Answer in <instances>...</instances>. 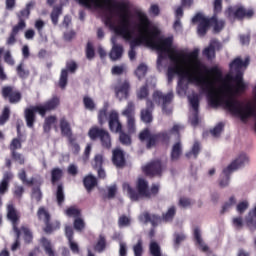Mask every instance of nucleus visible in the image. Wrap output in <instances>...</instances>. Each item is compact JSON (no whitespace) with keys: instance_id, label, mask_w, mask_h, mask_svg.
Returning <instances> with one entry per match:
<instances>
[{"instance_id":"f257e3e1","label":"nucleus","mask_w":256,"mask_h":256,"mask_svg":"<svg viewBox=\"0 0 256 256\" xmlns=\"http://www.w3.org/2000/svg\"><path fill=\"white\" fill-rule=\"evenodd\" d=\"M76 3L86 9H104L109 14L105 15V25L116 35L130 41L128 57L135 60L137 52L135 47L145 43L147 47L158 51L157 67H161L164 59H170L173 66L168 67V83L178 75L177 93L180 97L187 95L189 84L200 87L206 94L210 107H224L229 109L233 99V62L230 63V73L223 79V73L219 67L207 68L199 59V49L192 52L177 50L173 47V37L161 38L158 31L151 29L149 16L141 10L134 11V17L129 14L131 2L120 0L114 4L113 0H75Z\"/></svg>"},{"instance_id":"f03ea898","label":"nucleus","mask_w":256,"mask_h":256,"mask_svg":"<svg viewBox=\"0 0 256 256\" xmlns=\"http://www.w3.org/2000/svg\"><path fill=\"white\" fill-rule=\"evenodd\" d=\"M59 105H61V98H59L57 95H54L43 104L26 108L24 111V117L27 127H29V129H33L35 127V121H37L36 113H38L41 117H45L47 113L55 111Z\"/></svg>"},{"instance_id":"7ed1b4c3","label":"nucleus","mask_w":256,"mask_h":256,"mask_svg":"<svg viewBox=\"0 0 256 256\" xmlns=\"http://www.w3.org/2000/svg\"><path fill=\"white\" fill-rule=\"evenodd\" d=\"M138 192L135 189H132L129 183L123 184V191H125L131 201H139V199L146 197L151 198V192L149 191V184L145 181V179L139 178L136 185Z\"/></svg>"},{"instance_id":"20e7f679","label":"nucleus","mask_w":256,"mask_h":256,"mask_svg":"<svg viewBox=\"0 0 256 256\" xmlns=\"http://www.w3.org/2000/svg\"><path fill=\"white\" fill-rule=\"evenodd\" d=\"M152 99L154 103L161 105L162 113L164 115H171L173 113V107H171V102L173 101L172 91L163 94V92L156 90L152 95Z\"/></svg>"},{"instance_id":"39448f33","label":"nucleus","mask_w":256,"mask_h":256,"mask_svg":"<svg viewBox=\"0 0 256 256\" xmlns=\"http://www.w3.org/2000/svg\"><path fill=\"white\" fill-rule=\"evenodd\" d=\"M37 217L40 221L44 222L43 231L47 234L53 233V231H57V229H61V222L57 220L51 221V214L47 210L46 207L41 206L37 211Z\"/></svg>"},{"instance_id":"423d86ee","label":"nucleus","mask_w":256,"mask_h":256,"mask_svg":"<svg viewBox=\"0 0 256 256\" xmlns=\"http://www.w3.org/2000/svg\"><path fill=\"white\" fill-rule=\"evenodd\" d=\"M7 210V219L11 222L13 231L16 235V241L21 239V228L19 229V222L21 221V214L17 211L14 204H8L6 207Z\"/></svg>"},{"instance_id":"0eeeda50","label":"nucleus","mask_w":256,"mask_h":256,"mask_svg":"<svg viewBox=\"0 0 256 256\" xmlns=\"http://www.w3.org/2000/svg\"><path fill=\"white\" fill-rule=\"evenodd\" d=\"M88 137H90L92 141L100 139L102 147L105 149H111V135L107 130L99 127H92L88 131Z\"/></svg>"},{"instance_id":"6e6552de","label":"nucleus","mask_w":256,"mask_h":256,"mask_svg":"<svg viewBox=\"0 0 256 256\" xmlns=\"http://www.w3.org/2000/svg\"><path fill=\"white\" fill-rule=\"evenodd\" d=\"M140 141H145L148 140L147 142V148L151 149V147H154L155 143L157 141L162 140V141H167L169 139V134L167 132H163L160 134H151L149 129H145L142 131L139 135Z\"/></svg>"},{"instance_id":"1a4fd4ad","label":"nucleus","mask_w":256,"mask_h":256,"mask_svg":"<svg viewBox=\"0 0 256 256\" xmlns=\"http://www.w3.org/2000/svg\"><path fill=\"white\" fill-rule=\"evenodd\" d=\"M65 135L67 138V145L69 151L73 153L74 155H79V152L81 151V146L79 145V142H77V136L74 135L73 131H71V126L69 123H65Z\"/></svg>"},{"instance_id":"9d476101","label":"nucleus","mask_w":256,"mask_h":256,"mask_svg":"<svg viewBox=\"0 0 256 256\" xmlns=\"http://www.w3.org/2000/svg\"><path fill=\"white\" fill-rule=\"evenodd\" d=\"M2 97L7 99L12 105L19 103L23 99L21 92L13 86H4L2 88Z\"/></svg>"},{"instance_id":"9b49d317","label":"nucleus","mask_w":256,"mask_h":256,"mask_svg":"<svg viewBox=\"0 0 256 256\" xmlns=\"http://www.w3.org/2000/svg\"><path fill=\"white\" fill-rule=\"evenodd\" d=\"M188 99L193 109L192 116H190V122L191 125L195 127L199 125V94H192Z\"/></svg>"},{"instance_id":"f8f14e48","label":"nucleus","mask_w":256,"mask_h":256,"mask_svg":"<svg viewBox=\"0 0 256 256\" xmlns=\"http://www.w3.org/2000/svg\"><path fill=\"white\" fill-rule=\"evenodd\" d=\"M192 23H199L198 25V35L200 37L205 36L209 29V25H211V22L208 18L203 16V14L198 13L192 18Z\"/></svg>"},{"instance_id":"ddd939ff","label":"nucleus","mask_w":256,"mask_h":256,"mask_svg":"<svg viewBox=\"0 0 256 256\" xmlns=\"http://www.w3.org/2000/svg\"><path fill=\"white\" fill-rule=\"evenodd\" d=\"M13 172L7 171L3 174V178L0 182V207H3L2 196L9 191V183L13 181Z\"/></svg>"},{"instance_id":"4468645a","label":"nucleus","mask_w":256,"mask_h":256,"mask_svg":"<svg viewBox=\"0 0 256 256\" xmlns=\"http://www.w3.org/2000/svg\"><path fill=\"white\" fill-rule=\"evenodd\" d=\"M142 169L150 177L160 176L163 173V166H161V161L159 160L151 162Z\"/></svg>"},{"instance_id":"2eb2a0df","label":"nucleus","mask_w":256,"mask_h":256,"mask_svg":"<svg viewBox=\"0 0 256 256\" xmlns=\"http://www.w3.org/2000/svg\"><path fill=\"white\" fill-rule=\"evenodd\" d=\"M109 129L113 133H121L123 126L121 125V122L119 121V114L115 111H112L109 114Z\"/></svg>"},{"instance_id":"dca6fc26","label":"nucleus","mask_w":256,"mask_h":256,"mask_svg":"<svg viewBox=\"0 0 256 256\" xmlns=\"http://www.w3.org/2000/svg\"><path fill=\"white\" fill-rule=\"evenodd\" d=\"M111 43H112V49L109 53V57L111 61H119L121 57H123V46L117 44V37H112L111 38Z\"/></svg>"},{"instance_id":"f3484780","label":"nucleus","mask_w":256,"mask_h":256,"mask_svg":"<svg viewBox=\"0 0 256 256\" xmlns=\"http://www.w3.org/2000/svg\"><path fill=\"white\" fill-rule=\"evenodd\" d=\"M247 164H249V157L247 154L241 153L227 168L233 173V171H237V169H241Z\"/></svg>"},{"instance_id":"a211bd4d","label":"nucleus","mask_w":256,"mask_h":256,"mask_svg":"<svg viewBox=\"0 0 256 256\" xmlns=\"http://www.w3.org/2000/svg\"><path fill=\"white\" fill-rule=\"evenodd\" d=\"M153 109H155L153 101L147 99L146 108L141 110V119L144 123H151L153 121Z\"/></svg>"},{"instance_id":"6ab92c4d","label":"nucleus","mask_w":256,"mask_h":256,"mask_svg":"<svg viewBox=\"0 0 256 256\" xmlns=\"http://www.w3.org/2000/svg\"><path fill=\"white\" fill-rule=\"evenodd\" d=\"M129 82L124 81L122 84L115 87V93L117 99L119 101H125V99H129Z\"/></svg>"},{"instance_id":"aec40b11","label":"nucleus","mask_w":256,"mask_h":256,"mask_svg":"<svg viewBox=\"0 0 256 256\" xmlns=\"http://www.w3.org/2000/svg\"><path fill=\"white\" fill-rule=\"evenodd\" d=\"M162 219L163 218H161L155 214L151 215L148 212H145L139 216V221H141V223H151V225H153V227H157V225H159V223H161Z\"/></svg>"},{"instance_id":"412c9836","label":"nucleus","mask_w":256,"mask_h":256,"mask_svg":"<svg viewBox=\"0 0 256 256\" xmlns=\"http://www.w3.org/2000/svg\"><path fill=\"white\" fill-rule=\"evenodd\" d=\"M112 163L115 165V167H118V168L125 167V154L121 149L113 150Z\"/></svg>"},{"instance_id":"4be33fe9","label":"nucleus","mask_w":256,"mask_h":256,"mask_svg":"<svg viewBox=\"0 0 256 256\" xmlns=\"http://www.w3.org/2000/svg\"><path fill=\"white\" fill-rule=\"evenodd\" d=\"M34 5L35 2H29L28 4H26V7L16 14L18 21H23L24 23H26L27 19L31 17V8L34 7Z\"/></svg>"},{"instance_id":"5701e85b","label":"nucleus","mask_w":256,"mask_h":256,"mask_svg":"<svg viewBox=\"0 0 256 256\" xmlns=\"http://www.w3.org/2000/svg\"><path fill=\"white\" fill-rule=\"evenodd\" d=\"M245 222L250 231H256V206L248 212Z\"/></svg>"},{"instance_id":"b1692460","label":"nucleus","mask_w":256,"mask_h":256,"mask_svg":"<svg viewBox=\"0 0 256 256\" xmlns=\"http://www.w3.org/2000/svg\"><path fill=\"white\" fill-rule=\"evenodd\" d=\"M73 227L67 226L66 227V237L69 241V247L73 253H79V245L77 242L73 241Z\"/></svg>"},{"instance_id":"393cba45","label":"nucleus","mask_w":256,"mask_h":256,"mask_svg":"<svg viewBox=\"0 0 256 256\" xmlns=\"http://www.w3.org/2000/svg\"><path fill=\"white\" fill-rule=\"evenodd\" d=\"M40 243L47 256H57L55 249H53V244H51V241L49 239H47L46 237H42L40 239Z\"/></svg>"},{"instance_id":"a878e982","label":"nucleus","mask_w":256,"mask_h":256,"mask_svg":"<svg viewBox=\"0 0 256 256\" xmlns=\"http://www.w3.org/2000/svg\"><path fill=\"white\" fill-rule=\"evenodd\" d=\"M219 41L217 40H212L210 42V45L204 49L203 51V55L205 57H207V59H214L215 57V49H217V47H219Z\"/></svg>"},{"instance_id":"bb28decb","label":"nucleus","mask_w":256,"mask_h":256,"mask_svg":"<svg viewBox=\"0 0 256 256\" xmlns=\"http://www.w3.org/2000/svg\"><path fill=\"white\" fill-rule=\"evenodd\" d=\"M63 5H64L63 2H61L59 6L53 7V10L50 14L53 25H57L59 23V17L63 13Z\"/></svg>"},{"instance_id":"cd10ccee","label":"nucleus","mask_w":256,"mask_h":256,"mask_svg":"<svg viewBox=\"0 0 256 256\" xmlns=\"http://www.w3.org/2000/svg\"><path fill=\"white\" fill-rule=\"evenodd\" d=\"M181 153H183V146L181 145V141H178L172 146L171 160L178 161L181 157Z\"/></svg>"},{"instance_id":"c85d7f7f","label":"nucleus","mask_w":256,"mask_h":256,"mask_svg":"<svg viewBox=\"0 0 256 256\" xmlns=\"http://www.w3.org/2000/svg\"><path fill=\"white\" fill-rule=\"evenodd\" d=\"M194 237L196 240L197 245H199L200 249L204 252L207 253L209 251V246L203 242V238H201V230L199 228H196L194 230Z\"/></svg>"},{"instance_id":"c756f323","label":"nucleus","mask_w":256,"mask_h":256,"mask_svg":"<svg viewBox=\"0 0 256 256\" xmlns=\"http://www.w3.org/2000/svg\"><path fill=\"white\" fill-rule=\"evenodd\" d=\"M63 177V170L61 168H53L51 170V183L52 185H57L61 178Z\"/></svg>"},{"instance_id":"7c9ffc66","label":"nucleus","mask_w":256,"mask_h":256,"mask_svg":"<svg viewBox=\"0 0 256 256\" xmlns=\"http://www.w3.org/2000/svg\"><path fill=\"white\" fill-rule=\"evenodd\" d=\"M209 20H210V25H212L214 27L215 33H219V31H222L223 27H225V21L218 20L216 15H214Z\"/></svg>"},{"instance_id":"2f4dec72","label":"nucleus","mask_w":256,"mask_h":256,"mask_svg":"<svg viewBox=\"0 0 256 256\" xmlns=\"http://www.w3.org/2000/svg\"><path fill=\"white\" fill-rule=\"evenodd\" d=\"M233 173L228 167L224 168L220 176V187H227L229 185V175Z\"/></svg>"},{"instance_id":"473e14b6","label":"nucleus","mask_w":256,"mask_h":256,"mask_svg":"<svg viewBox=\"0 0 256 256\" xmlns=\"http://www.w3.org/2000/svg\"><path fill=\"white\" fill-rule=\"evenodd\" d=\"M83 183L87 191H91L97 185V178L93 175H88L84 178Z\"/></svg>"},{"instance_id":"72a5a7b5","label":"nucleus","mask_w":256,"mask_h":256,"mask_svg":"<svg viewBox=\"0 0 256 256\" xmlns=\"http://www.w3.org/2000/svg\"><path fill=\"white\" fill-rule=\"evenodd\" d=\"M21 231L23 233V239L26 245H31L33 243V232L28 227L22 226Z\"/></svg>"},{"instance_id":"f704fd0d","label":"nucleus","mask_w":256,"mask_h":256,"mask_svg":"<svg viewBox=\"0 0 256 256\" xmlns=\"http://www.w3.org/2000/svg\"><path fill=\"white\" fill-rule=\"evenodd\" d=\"M177 213V208L175 206H171L168 208V210L162 215V220L165 221V223H169V221H173L175 215Z\"/></svg>"},{"instance_id":"c9c22d12","label":"nucleus","mask_w":256,"mask_h":256,"mask_svg":"<svg viewBox=\"0 0 256 256\" xmlns=\"http://www.w3.org/2000/svg\"><path fill=\"white\" fill-rule=\"evenodd\" d=\"M18 178L24 185H27L28 187H31V185H35V178H31L30 180H27V172L25 169H22L18 173Z\"/></svg>"},{"instance_id":"e433bc0d","label":"nucleus","mask_w":256,"mask_h":256,"mask_svg":"<svg viewBox=\"0 0 256 256\" xmlns=\"http://www.w3.org/2000/svg\"><path fill=\"white\" fill-rule=\"evenodd\" d=\"M55 123H57V117L55 116L46 117L43 124L44 133H49V131H51V126L55 125Z\"/></svg>"},{"instance_id":"4c0bfd02","label":"nucleus","mask_w":256,"mask_h":256,"mask_svg":"<svg viewBox=\"0 0 256 256\" xmlns=\"http://www.w3.org/2000/svg\"><path fill=\"white\" fill-rule=\"evenodd\" d=\"M122 115L127 118L135 117V103L129 101L126 108L122 111Z\"/></svg>"},{"instance_id":"58836bf2","label":"nucleus","mask_w":256,"mask_h":256,"mask_svg":"<svg viewBox=\"0 0 256 256\" xmlns=\"http://www.w3.org/2000/svg\"><path fill=\"white\" fill-rule=\"evenodd\" d=\"M200 151H201V144L198 141H196L194 142L191 151L186 153V157L188 159H191V157H193L194 159H197V155H199Z\"/></svg>"},{"instance_id":"ea45409f","label":"nucleus","mask_w":256,"mask_h":256,"mask_svg":"<svg viewBox=\"0 0 256 256\" xmlns=\"http://www.w3.org/2000/svg\"><path fill=\"white\" fill-rule=\"evenodd\" d=\"M234 17H236L237 19H243V17H253V10L246 11L245 8L239 7L234 12Z\"/></svg>"},{"instance_id":"a19ab883","label":"nucleus","mask_w":256,"mask_h":256,"mask_svg":"<svg viewBox=\"0 0 256 256\" xmlns=\"http://www.w3.org/2000/svg\"><path fill=\"white\" fill-rule=\"evenodd\" d=\"M105 247H107V240H105V236L100 235L94 250L97 251V253H103V251H105Z\"/></svg>"},{"instance_id":"79ce46f5","label":"nucleus","mask_w":256,"mask_h":256,"mask_svg":"<svg viewBox=\"0 0 256 256\" xmlns=\"http://www.w3.org/2000/svg\"><path fill=\"white\" fill-rule=\"evenodd\" d=\"M232 226L236 231H241L243 227H245V222L243 221V217L241 216H235L232 218Z\"/></svg>"},{"instance_id":"37998d69","label":"nucleus","mask_w":256,"mask_h":256,"mask_svg":"<svg viewBox=\"0 0 256 256\" xmlns=\"http://www.w3.org/2000/svg\"><path fill=\"white\" fill-rule=\"evenodd\" d=\"M66 215L68 217H73L74 219H77L81 217V209L77 208L76 206H71L67 208Z\"/></svg>"},{"instance_id":"c03bdc74","label":"nucleus","mask_w":256,"mask_h":256,"mask_svg":"<svg viewBox=\"0 0 256 256\" xmlns=\"http://www.w3.org/2000/svg\"><path fill=\"white\" fill-rule=\"evenodd\" d=\"M22 147L21 140L19 138H13L9 145L10 153H15L17 149H21Z\"/></svg>"},{"instance_id":"a18cd8bd","label":"nucleus","mask_w":256,"mask_h":256,"mask_svg":"<svg viewBox=\"0 0 256 256\" xmlns=\"http://www.w3.org/2000/svg\"><path fill=\"white\" fill-rule=\"evenodd\" d=\"M56 201L58 205H63V202L65 201V194L63 193V184H60L57 187Z\"/></svg>"},{"instance_id":"49530a36","label":"nucleus","mask_w":256,"mask_h":256,"mask_svg":"<svg viewBox=\"0 0 256 256\" xmlns=\"http://www.w3.org/2000/svg\"><path fill=\"white\" fill-rule=\"evenodd\" d=\"M236 203L237 200L234 198V196L230 197L229 200L222 206L221 213H227V211L231 210Z\"/></svg>"},{"instance_id":"de8ad7c7","label":"nucleus","mask_w":256,"mask_h":256,"mask_svg":"<svg viewBox=\"0 0 256 256\" xmlns=\"http://www.w3.org/2000/svg\"><path fill=\"white\" fill-rule=\"evenodd\" d=\"M73 227L76 231H83L85 229V220L81 216L74 219Z\"/></svg>"},{"instance_id":"09e8293b","label":"nucleus","mask_w":256,"mask_h":256,"mask_svg":"<svg viewBox=\"0 0 256 256\" xmlns=\"http://www.w3.org/2000/svg\"><path fill=\"white\" fill-rule=\"evenodd\" d=\"M248 209H249V201L247 200L239 202L236 206V211L240 215H243V213H245V211H247Z\"/></svg>"},{"instance_id":"8fccbe9b","label":"nucleus","mask_w":256,"mask_h":256,"mask_svg":"<svg viewBox=\"0 0 256 256\" xmlns=\"http://www.w3.org/2000/svg\"><path fill=\"white\" fill-rule=\"evenodd\" d=\"M9 117H11V110L9 107H5L0 116V125H5V123L9 121Z\"/></svg>"},{"instance_id":"3c124183","label":"nucleus","mask_w":256,"mask_h":256,"mask_svg":"<svg viewBox=\"0 0 256 256\" xmlns=\"http://www.w3.org/2000/svg\"><path fill=\"white\" fill-rule=\"evenodd\" d=\"M11 157L13 161L18 163L19 165H25V157L23 156V154L19 152H11Z\"/></svg>"},{"instance_id":"603ef678","label":"nucleus","mask_w":256,"mask_h":256,"mask_svg":"<svg viewBox=\"0 0 256 256\" xmlns=\"http://www.w3.org/2000/svg\"><path fill=\"white\" fill-rule=\"evenodd\" d=\"M83 103H84L85 109H88V111L95 110V102L93 101V98L86 96L83 99Z\"/></svg>"},{"instance_id":"864d4df0","label":"nucleus","mask_w":256,"mask_h":256,"mask_svg":"<svg viewBox=\"0 0 256 256\" xmlns=\"http://www.w3.org/2000/svg\"><path fill=\"white\" fill-rule=\"evenodd\" d=\"M185 239H187L185 234H183V233H175L174 234V247H176V249H178L179 245H181V243H183V241H185Z\"/></svg>"},{"instance_id":"5fc2aeb1","label":"nucleus","mask_w":256,"mask_h":256,"mask_svg":"<svg viewBox=\"0 0 256 256\" xmlns=\"http://www.w3.org/2000/svg\"><path fill=\"white\" fill-rule=\"evenodd\" d=\"M133 252L135 256L143 255V240L139 239L137 244L133 246Z\"/></svg>"},{"instance_id":"6e6d98bb","label":"nucleus","mask_w":256,"mask_h":256,"mask_svg":"<svg viewBox=\"0 0 256 256\" xmlns=\"http://www.w3.org/2000/svg\"><path fill=\"white\" fill-rule=\"evenodd\" d=\"M17 75L20 77V79H27V77H29V71L23 69V63H20L17 68Z\"/></svg>"},{"instance_id":"4d7b16f0","label":"nucleus","mask_w":256,"mask_h":256,"mask_svg":"<svg viewBox=\"0 0 256 256\" xmlns=\"http://www.w3.org/2000/svg\"><path fill=\"white\" fill-rule=\"evenodd\" d=\"M145 75H147V65L140 64L136 69V76L138 77V79H143Z\"/></svg>"},{"instance_id":"13d9d810","label":"nucleus","mask_w":256,"mask_h":256,"mask_svg":"<svg viewBox=\"0 0 256 256\" xmlns=\"http://www.w3.org/2000/svg\"><path fill=\"white\" fill-rule=\"evenodd\" d=\"M149 97V89L147 86H142L138 91H137V98L138 99H147Z\"/></svg>"},{"instance_id":"bf43d9fd","label":"nucleus","mask_w":256,"mask_h":256,"mask_svg":"<svg viewBox=\"0 0 256 256\" xmlns=\"http://www.w3.org/2000/svg\"><path fill=\"white\" fill-rule=\"evenodd\" d=\"M25 27H27V22L18 20V23L15 26H13L11 32L16 35H19V31H23V29H25Z\"/></svg>"},{"instance_id":"052dcab7","label":"nucleus","mask_w":256,"mask_h":256,"mask_svg":"<svg viewBox=\"0 0 256 256\" xmlns=\"http://www.w3.org/2000/svg\"><path fill=\"white\" fill-rule=\"evenodd\" d=\"M32 198L35 199L38 203L43 199V193L41 192L40 187L32 188Z\"/></svg>"},{"instance_id":"680f3d73","label":"nucleus","mask_w":256,"mask_h":256,"mask_svg":"<svg viewBox=\"0 0 256 256\" xmlns=\"http://www.w3.org/2000/svg\"><path fill=\"white\" fill-rule=\"evenodd\" d=\"M119 133H120V136H119L120 143H122V145H130L131 144V136H129L122 130Z\"/></svg>"},{"instance_id":"e2e57ef3","label":"nucleus","mask_w":256,"mask_h":256,"mask_svg":"<svg viewBox=\"0 0 256 256\" xmlns=\"http://www.w3.org/2000/svg\"><path fill=\"white\" fill-rule=\"evenodd\" d=\"M118 225L119 227H129V225H131V218L125 215L120 216L118 220Z\"/></svg>"},{"instance_id":"0e129e2a","label":"nucleus","mask_w":256,"mask_h":256,"mask_svg":"<svg viewBox=\"0 0 256 256\" xmlns=\"http://www.w3.org/2000/svg\"><path fill=\"white\" fill-rule=\"evenodd\" d=\"M223 127H224L223 123H219L218 125H216L214 127V129H212L210 131L211 135L213 137H219L221 135V133L223 132Z\"/></svg>"},{"instance_id":"69168bd1","label":"nucleus","mask_w":256,"mask_h":256,"mask_svg":"<svg viewBox=\"0 0 256 256\" xmlns=\"http://www.w3.org/2000/svg\"><path fill=\"white\" fill-rule=\"evenodd\" d=\"M75 71H77V63H75L73 61L67 62L66 70H65L66 77H67L68 73H75Z\"/></svg>"},{"instance_id":"338daca9","label":"nucleus","mask_w":256,"mask_h":256,"mask_svg":"<svg viewBox=\"0 0 256 256\" xmlns=\"http://www.w3.org/2000/svg\"><path fill=\"white\" fill-rule=\"evenodd\" d=\"M94 169H101L103 167V155L97 154L93 163Z\"/></svg>"},{"instance_id":"774afa93","label":"nucleus","mask_w":256,"mask_h":256,"mask_svg":"<svg viewBox=\"0 0 256 256\" xmlns=\"http://www.w3.org/2000/svg\"><path fill=\"white\" fill-rule=\"evenodd\" d=\"M4 61L7 63V65H10V66L15 65V60L13 59V56H11L10 50L4 53Z\"/></svg>"}]
</instances>
